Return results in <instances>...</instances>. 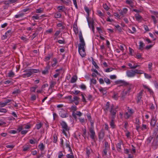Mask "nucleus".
Instances as JSON below:
<instances>
[{"instance_id":"60","label":"nucleus","mask_w":158,"mask_h":158,"mask_svg":"<svg viewBox=\"0 0 158 158\" xmlns=\"http://www.w3.org/2000/svg\"><path fill=\"white\" fill-rule=\"evenodd\" d=\"M144 75L145 77L146 78L150 79L152 77L150 75L146 73H144Z\"/></svg>"},{"instance_id":"11","label":"nucleus","mask_w":158,"mask_h":158,"mask_svg":"<svg viewBox=\"0 0 158 158\" xmlns=\"http://www.w3.org/2000/svg\"><path fill=\"white\" fill-rule=\"evenodd\" d=\"M158 146V141L154 139L152 143V148L155 150L156 149Z\"/></svg>"},{"instance_id":"24","label":"nucleus","mask_w":158,"mask_h":158,"mask_svg":"<svg viewBox=\"0 0 158 158\" xmlns=\"http://www.w3.org/2000/svg\"><path fill=\"white\" fill-rule=\"evenodd\" d=\"M110 102H107L106 105V108H104L105 111H106L108 110L109 108H110Z\"/></svg>"},{"instance_id":"36","label":"nucleus","mask_w":158,"mask_h":158,"mask_svg":"<svg viewBox=\"0 0 158 158\" xmlns=\"http://www.w3.org/2000/svg\"><path fill=\"white\" fill-rule=\"evenodd\" d=\"M114 119H112L110 123V125L111 127H112L113 128H114L115 126L114 122Z\"/></svg>"},{"instance_id":"9","label":"nucleus","mask_w":158,"mask_h":158,"mask_svg":"<svg viewBox=\"0 0 158 158\" xmlns=\"http://www.w3.org/2000/svg\"><path fill=\"white\" fill-rule=\"evenodd\" d=\"M79 37L80 43L79 45H85V43L83 39L82 33L81 32L79 35Z\"/></svg>"},{"instance_id":"20","label":"nucleus","mask_w":158,"mask_h":158,"mask_svg":"<svg viewBox=\"0 0 158 158\" xmlns=\"http://www.w3.org/2000/svg\"><path fill=\"white\" fill-rule=\"evenodd\" d=\"M60 115L62 118H66L68 116V114L67 112H64L61 111L60 112Z\"/></svg>"},{"instance_id":"43","label":"nucleus","mask_w":158,"mask_h":158,"mask_svg":"<svg viewBox=\"0 0 158 158\" xmlns=\"http://www.w3.org/2000/svg\"><path fill=\"white\" fill-rule=\"evenodd\" d=\"M104 145L105 148H107L108 149H110V145L108 144V142L106 141L105 142Z\"/></svg>"},{"instance_id":"55","label":"nucleus","mask_w":158,"mask_h":158,"mask_svg":"<svg viewBox=\"0 0 158 158\" xmlns=\"http://www.w3.org/2000/svg\"><path fill=\"white\" fill-rule=\"evenodd\" d=\"M92 63L93 65L94 66L96 69H98L99 68L98 66L97 65L96 63L93 60H92Z\"/></svg>"},{"instance_id":"41","label":"nucleus","mask_w":158,"mask_h":158,"mask_svg":"<svg viewBox=\"0 0 158 158\" xmlns=\"http://www.w3.org/2000/svg\"><path fill=\"white\" fill-rule=\"evenodd\" d=\"M112 97L116 100H117L118 98V94L117 93H114V95L112 96Z\"/></svg>"},{"instance_id":"39","label":"nucleus","mask_w":158,"mask_h":158,"mask_svg":"<svg viewBox=\"0 0 158 158\" xmlns=\"http://www.w3.org/2000/svg\"><path fill=\"white\" fill-rule=\"evenodd\" d=\"M42 125L43 124L40 123L36 124L35 127L37 129H39L42 127Z\"/></svg>"},{"instance_id":"2","label":"nucleus","mask_w":158,"mask_h":158,"mask_svg":"<svg viewBox=\"0 0 158 158\" xmlns=\"http://www.w3.org/2000/svg\"><path fill=\"white\" fill-rule=\"evenodd\" d=\"M117 108V107H114L113 104H112L110 106V111L111 115V119H114L116 116V112L117 111L116 109Z\"/></svg>"},{"instance_id":"8","label":"nucleus","mask_w":158,"mask_h":158,"mask_svg":"<svg viewBox=\"0 0 158 158\" xmlns=\"http://www.w3.org/2000/svg\"><path fill=\"white\" fill-rule=\"evenodd\" d=\"M143 90H141L137 95L136 102L137 103L140 102L143 93Z\"/></svg>"},{"instance_id":"58","label":"nucleus","mask_w":158,"mask_h":158,"mask_svg":"<svg viewBox=\"0 0 158 158\" xmlns=\"http://www.w3.org/2000/svg\"><path fill=\"white\" fill-rule=\"evenodd\" d=\"M128 112L129 113V114H131V115H132L134 113V110L132 109H129L128 107Z\"/></svg>"},{"instance_id":"7","label":"nucleus","mask_w":158,"mask_h":158,"mask_svg":"<svg viewBox=\"0 0 158 158\" xmlns=\"http://www.w3.org/2000/svg\"><path fill=\"white\" fill-rule=\"evenodd\" d=\"M126 74L127 76L129 77H134L135 76L133 71V70H128L126 72Z\"/></svg>"},{"instance_id":"59","label":"nucleus","mask_w":158,"mask_h":158,"mask_svg":"<svg viewBox=\"0 0 158 158\" xmlns=\"http://www.w3.org/2000/svg\"><path fill=\"white\" fill-rule=\"evenodd\" d=\"M5 33L6 34L8 35V36H10L12 34V32H11V30H9L8 31Z\"/></svg>"},{"instance_id":"25","label":"nucleus","mask_w":158,"mask_h":158,"mask_svg":"<svg viewBox=\"0 0 158 158\" xmlns=\"http://www.w3.org/2000/svg\"><path fill=\"white\" fill-rule=\"evenodd\" d=\"M39 72V69H30V76L31 75V73H37Z\"/></svg>"},{"instance_id":"48","label":"nucleus","mask_w":158,"mask_h":158,"mask_svg":"<svg viewBox=\"0 0 158 158\" xmlns=\"http://www.w3.org/2000/svg\"><path fill=\"white\" fill-rule=\"evenodd\" d=\"M14 75V73L12 71H10L8 74V77H13Z\"/></svg>"},{"instance_id":"13","label":"nucleus","mask_w":158,"mask_h":158,"mask_svg":"<svg viewBox=\"0 0 158 158\" xmlns=\"http://www.w3.org/2000/svg\"><path fill=\"white\" fill-rule=\"evenodd\" d=\"M50 69V66L48 64L44 68V69L42 71V73L43 74L45 75L48 74V70Z\"/></svg>"},{"instance_id":"52","label":"nucleus","mask_w":158,"mask_h":158,"mask_svg":"<svg viewBox=\"0 0 158 158\" xmlns=\"http://www.w3.org/2000/svg\"><path fill=\"white\" fill-rule=\"evenodd\" d=\"M86 153L88 156H89L90 154V148L89 147L86 148Z\"/></svg>"},{"instance_id":"12","label":"nucleus","mask_w":158,"mask_h":158,"mask_svg":"<svg viewBox=\"0 0 158 158\" xmlns=\"http://www.w3.org/2000/svg\"><path fill=\"white\" fill-rule=\"evenodd\" d=\"M82 115V114L80 111H77L75 113L74 112H72V115L75 118H77L76 115L80 117Z\"/></svg>"},{"instance_id":"5","label":"nucleus","mask_w":158,"mask_h":158,"mask_svg":"<svg viewBox=\"0 0 158 158\" xmlns=\"http://www.w3.org/2000/svg\"><path fill=\"white\" fill-rule=\"evenodd\" d=\"M125 87L124 89L126 90L127 91V92L129 93L134 88V86L133 85L128 83L127 85L125 86Z\"/></svg>"},{"instance_id":"47","label":"nucleus","mask_w":158,"mask_h":158,"mask_svg":"<svg viewBox=\"0 0 158 158\" xmlns=\"http://www.w3.org/2000/svg\"><path fill=\"white\" fill-rule=\"evenodd\" d=\"M152 139H153V137H152L151 136H150L147 139V140L148 143H150L151 142V141Z\"/></svg>"},{"instance_id":"42","label":"nucleus","mask_w":158,"mask_h":158,"mask_svg":"<svg viewBox=\"0 0 158 158\" xmlns=\"http://www.w3.org/2000/svg\"><path fill=\"white\" fill-rule=\"evenodd\" d=\"M87 98H88V100L89 101H91L94 100L92 95L91 94L88 95L87 96Z\"/></svg>"},{"instance_id":"32","label":"nucleus","mask_w":158,"mask_h":158,"mask_svg":"<svg viewBox=\"0 0 158 158\" xmlns=\"http://www.w3.org/2000/svg\"><path fill=\"white\" fill-rule=\"evenodd\" d=\"M56 84V82L53 81H51L50 82V88H52L54 87L55 85Z\"/></svg>"},{"instance_id":"15","label":"nucleus","mask_w":158,"mask_h":158,"mask_svg":"<svg viewBox=\"0 0 158 158\" xmlns=\"http://www.w3.org/2000/svg\"><path fill=\"white\" fill-rule=\"evenodd\" d=\"M105 135V133L104 130L103 129H102L100 131V133L99 134L98 137L100 139H102Z\"/></svg>"},{"instance_id":"50","label":"nucleus","mask_w":158,"mask_h":158,"mask_svg":"<svg viewBox=\"0 0 158 158\" xmlns=\"http://www.w3.org/2000/svg\"><path fill=\"white\" fill-rule=\"evenodd\" d=\"M109 149L105 148L103 151V154L104 155H107V152Z\"/></svg>"},{"instance_id":"44","label":"nucleus","mask_w":158,"mask_h":158,"mask_svg":"<svg viewBox=\"0 0 158 158\" xmlns=\"http://www.w3.org/2000/svg\"><path fill=\"white\" fill-rule=\"evenodd\" d=\"M20 92V91L19 89H18L13 91L12 94H17L19 93Z\"/></svg>"},{"instance_id":"16","label":"nucleus","mask_w":158,"mask_h":158,"mask_svg":"<svg viewBox=\"0 0 158 158\" xmlns=\"http://www.w3.org/2000/svg\"><path fill=\"white\" fill-rule=\"evenodd\" d=\"M98 89L100 92L102 93L103 95L106 94L107 93L106 89V88H102L100 87L98 88Z\"/></svg>"},{"instance_id":"51","label":"nucleus","mask_w":158,"mask_h":158,"mask_svg":"<svg viewBox=\"0 0 158 158\" xmlns=\"http://www.w3.org/2000/svg\"><path fill=\"white\" fill-rule=\"evenodd\" d=\"M79 87L81 89L84 90H85L86 88V86L83 84H81L80 86H79Z\"/></svg>"},{"instance_id":"37","label":"nucleus","mask_w":158,"mask_h":158,"mask_svg":"<svg viewBox=\"0 0 158 158\" xmlns=\"http://www.w3.org/2000/svg\"><path fill=\"white\" fill-rule=\"evenodd\" d=\"M73 29L75 33L76 34H77L78 32V30L77 27V26H73Z\"/></svg>"},{"instance_id":"27","label":"nucleus","mask_w":158,"mask_h":158,"mask_svg":"<svg viewBox=\"0 0 158 158\" xmlns=\"http://www.w3.org/2000/svg\"><path fill=\"white\" fill-rule=\"evenodd\" d=\"M131 115V114L129 113L128 112H126L124 114L125 118L126 119H128Z\"/></svg>"},{"instance_id":"61","label":"nucleus","mask_w":158,"mask_h":158,"mask_svg":"<svg viewBox=\"0 0 158 158\" xmlns=\"http://www.w3.org/2000/svg\"><path fill=\"white\" fill-rule=\"evenodd\" d=\"M31 100L32 101H34L36 99V96L35 95L33 94L31 97Z\"/></svg>"},{"instance_id":"4","label":"nucleus","mask_w":158,"mask_h":158,"mask_svg":"<svg viewBox=\"0 0 158 158\" xmlns=\"http://www.w3.org/2000/svg\"><path fill=\"white\" fill-rule=\"evenodd\" d=\"M89 132L90 133V136L91 138L94 141H95V138L96 137L95 133L93 127H90L89 129Z\"/></svg>"},{"instance_id":"10","label":"nucleus","mask_w":158,"mask_h":158,"mask_svg":"<svg viewBox=\"0 0 158 158\" xmlns=\"http://www.w3.org/2000/svg\"><path fill=\"white\" fill-rule=\"evenodd\" d=\"M129 93L126 90L124 89L122 92L121 94V99L124 100L126 96L127 95H129Z\"/></svg>"},{"instance_id":"1","label":"nucleus","mask_w":158,"mask_h":158,"mask_svg":"<svg viewBox=\"0 0 158 158\" xmlns=\"http://www.w3.org/2000/svg\"><path fill=\"white\" fill-rule=\"evenodd\" d=\"M60 125L61 126L63 130L62 131V133H63L65 136H67V134L66 131L69 132V128L68 127L67 123L64 121H62L60 123Z\"/></svg>"},{"instance_id":"23","label":"nucleus","mask_w":158,"mask_h":158,"mask_svg":"<svg viewBox=\"0 0 158 158\" xmlns=\"http://www.w3.org/2000/svg\"><path fill=\"white\" fill-rule=\"evenodd\" d=\"M122 143V141H120L118 143L116 144V147L117 148V150L120 151L121 149V145Z\"/></svg>"},{"instance_id":"28","label":"nucleus","mask_w":158,"mask_h":158,"mask_svg":"<svg viewBox=\"0 0 158 158\" xmlns=\"http://www.w3.org/2000/svg\"><path fill=\"white\" fill-rule=\"evenodd\" d=\"M38 141H39V140H37L36 139H30V144H35L36 143H37Z\"/></svg>"},{"instance_id":"56","label":"nucleus","mask_w":158,"mask_h":158,"mask_svg":"<svg viewBox=\"0 0 158 158\" xmlns=\"http://www.w3.org/2000/svg\"><path fill=\"white\" fill-rule=\"evenodd\" d=\"M66 156L68 158H74L73 153L71 154V155L68 154L66 155Z\"/></svg>"},{"instance_id":"62","label":"nucleus","mask_w":158,"mask_h":158,"mask_svg":"<svg viewBox=\"0 0 158 158\" xmlns=\"http://www.w3.org/2000/svg\"><path fill=\"white\" fill-rule=\"evenodd\" d=\"M32 18L34 20L35 19H39V17L38 15H36L32 16Z\"/></svg>"},{"instance_id":"54","label":"nucleus","mask_w":158,"mask_h":158,"mask_svg":"<svg viewBox=\"0 0 158 158\" xmlns=\"http://www.w3.org/2000/svg\"><path fill=\"white\" fill-rule=\"evenodd\" d=\"M71 109L73 110V112H75L77 110V107L76 106H72L71 107Z\"/></svg>"},{"instance_id":"53","label":"nucleus","mask_w":158,"mask_h":158,"mask_svg":"<svg viewBox=\"0 0 158 158\" xmlns=\"http://www.w3.org/2000/svg\"><path fill=\"white\" fill-rule=\"evenodd\" d=\"M53 61L54 62V63L52 64V67H53L55 66L56 65L57 63L56 59V58H54L53 59Z\"/></svg>"},{"instance_id":"64","label":"nucleus","mask_w":158,"mask_h":158,"mask_svg":"<svg viewBox=\"0 0 158 158\" xmlns=\"http://www.w3.org/2000/svg\"><path fill=\"white\" fill-rule=\"evenodd\" d=\"M64 156L62 152L60 151L59 152L58 154V158H61L62 157Z\"/></svg>"},{"instance_id":"18","label":"nucleus","mask_w":158,"mask_h":158,"mask_svg":"<svg viewBox=\"0 0 158 158\" xmlns=\"http://www.w3.org/2000/svg\"><path fill=\"white\" fill-rule=\"evenodd\" d=\"M84 10L87 13V15L86 17V19H87V18H89V12L91 11V9L88 8L87 6H84Z\"/></svg>"},{"instance_id":"45","label":"nucleus","mask_w":158,"mask_h":158,"mask_svg":"<svg viewBox=\"0 0 158 158\" xmlns=\"http://www.w3.org/2000/svg\"><path fill=\"white\" fill-rule=\"evenodd\" d=\"M38 87L37 85H35V87L30 88V90L33 92H35L36 89Z\"/></svg>"},{"instance_id":"21","label":"nucleus","mask_w":158,"mask_h":158,"mask_svg":"<svg viewBox=\"0 0 158 158\" xmlns=\"http://www.w3.org/2000/svg\"><path fill=\"white\" fill-rule=\"evenodd\" d=\"M139 49L141 50H142L143 49V47L145 46L144 44L141 41L139 42Z\"/></svg>"},{"instance_id":"3","label":"nucleus","mask_w":158,"mask_h":158,"mask_svg":"<svg viewBox=\"0 0 158 158\" xmlns=\"http://www.w3.org/2000/svg\"><path fill=\"white\" fill-rule=\"evenodd\" d=\"M85 45H79L78 51L80 55L82 57H84L86 55L85 50L84 47Z\"/></svg>"},{"instance_id":"46","label":"nucleus","mask_w":158,"mask_h":158,"mask_svg":"<svg viewBox=\"0 0 158 158\" xmlns=\"http://www.w3.org/2000/svg\"><path fill=\"white\" fill-rule=\"evenodd\" d=\"M24 15V14L23 13H21L19 14L15 15V17L16 18H20V17H22Z\"/></svg>"},{"instance_id":"40","label":"nucleus","mask_w":158,"mask_h":158,"mask_svg":"<svg viewBox=\"0 0 158 158\" xmlns=\"http://www.w3.org/2000/svg\"><path fill=\"white\" fill-rule=\"evenodd\" d=\"M61 15L59 12H57L55 13V17L56 18H59L61 17Z\"/></svg>"},{"instance_id":"31","label":"nucleus","mask_w":158,"mask_h":158,"mask_svg":"<svg viewBox=\"0 0 158 158\" xmlns=\"http://www.w3.org/2000/svg\"><path fill=\"white\" fill-rule=\"evenodd\" d=\"M143 87L147 89L148 90V91L150 92L151 94H152L153 93V91L150 88L147 87L146 85H143Z\"/></svg>"},{"instance_id":"49","label":"nucleus","mask_w":158,"mask_h":158,"mask_svg":"<svg viewBox=\"0 0 158 158\" xmlns=\"http://www.w3.org/2000/svg\"><path fill=\"white\" fill-rule=\"evenodd\" d=\"M152 64L151 62L149 63V64H148V68L149 69V71H152Z\"/></svg>"},{"instance_id":"30","label":"nucleus","mask_w":158,"mask_h":158,"mask_svg":"<svg viewBox=\"0 0 158 158\" xmlns=\"http://www.w3.org/2000/svg\"><path fill=\"white\" fill-rule=\"evenodd\" d=\"M133 71L134 72V73H135V74H141L143 73L141 72H143L141 70H139L138 69H135L133 70Z\"/></svg>"},{"instance_id":"35","label":"nucleus","mask_w":158,"mask_h":158,"mask_svg":"<svg viewBox=\"0 0 158 158\" xmlns=\"http://www.w3.org/2000/svg\"><path fill=\"white\" fill-rule=\"evenodd\" d=\"M53 142L54 143H56L57 140V137L56 134H54L53 135Z\"/></svg>"},{"instance_id":"22","label":"nucleus","mask_w":158,"mask_h":158,"mask_svg":"<svg viewBox=\"0 0 158 158\" xmlns=\"http://www.w3.org/2000/svg\"><path fill=\"white\" fill-rule=\"evenodd\" d=\"M135 17L136 20L138 21H140L142 19V17L139 14H137L135 15Z\"/></svg>"},{"instance_id":"33","label":"nucleus","mask_w":158,"mask_h":158,"mask_svg":"<svg viewBox=\"0 0 158 158\" xmlns=\"http://www.w3.org/2000/svg\"><path fill=\"white\" fill-rule=\"evenodd\" d=\"M79 99L80 98L79 97L77 96H74L73 97V98L72 99V100H71V102H73L75 101H78Z\"/></svg>"},{"instance_id":"63","label":"nucleus","mask_w":158,"mask_h":158,"mask_svg":"<svg viewBox=\"0 0 158 158\" xmlns=\"http://www.w3.org/2000/svg\"><path fill=\"white\" fill-rule=\"evenodd\" d=\"M91 83L94 84H95L96 83L97 81L96 79H92L90 80Z\"/></svg>"},{"instance_id":"14","label":"nucleus","mask_w":158,"mask_h":158,"mask_svg":"<svg viewBox=\"0 0 158 158\" xmlns=\"http://www.w3.org/2000/svg\"><path fill=\"white\" fill-rule=\"evenodd\" d=\"M157 121L156 118V117H153L150 122L151 126L153 127L155 126L156 123Z\"/></svg>"},{"instance_id":"19","label":"nucleus","mask_w":158,"mask_h":158,"mask_svg":"<svg viewBox=\"0 0 158 158\" xmlns=\"http://www.w3.org/2000/svg\"><path fill=\"white\" fill-rule=\"evenodd\" d=\"M24 72H27L26 73H24L22 75L23 77H30V70H25Z\"/></svg>"},{"instance_id":"26","label":"nucleus","mask_w":158,"mask_h":158,"mask_svg":"<svg viewBox=\"0 0 158 158\" xmlns=\"http://www.w3.org/2000/svg\"><path fill=\"white\" fill-rule=\"evenodd\" d=\"M77 77L76 76H73L70 82L71 83H73L75 82L77 80Z\"/></svg>"},{"instance_id":"34","label":"nucleus","mask_w":158,"mask_h":158,"mask_svg":"<svg viewBox=\"0 0 158 158\" xmlns=\"http://www.w3.org/2000/svg\"><path fill=\"white\" fill-rule=\"evenodd\" d=\"M39 148L41 151H43L44 148V145L43 143H40L39 145Z\"/></svg>"},{"instance_id":"38","label":"nucleus","mask_w":158,"mask_h":158,"mask_svg":"<svg viewBox=\"0 0 158 158\" xmlns=\"http://www.w3.org/2000/svg\"><path fill=\"white\" fill-rule=\"evenodd\" d=\"M104 81L107 84L109 85L110 84L111 82L109 79L107 77L105 78H104Z\"/></svg>"},{"instance_id":"29","label":"nucleus","mask_w":158,"mask_h":158,"mask_svg":"<svg viewBox=\"0 0 158 158\" xmlns=\"http://www.w3.org/2000/svg\"><path fill=\"white\" fill-rule=\"evenodd\" d=\"M121 83L120 84V86H124V87H125V86L127 85L128 83V82L123 80H121Z\"/></svg>"},{"instance_id":"57","label":"nucleus","mask_w":158,"mask_h":158,"mask_svg":"<svg viewBox=\"0 0 158 158\" xmlns=\"http://www.w3.org/2000/svg\"><path fill=\"white\" fill-rule=\"evenodd\" d=\"M147 129V125L145 124H143L142 125V127L141 128V130L143 131L144 130L146 129Z\"/></svg>"},{"instance_id":"6","label":"nucleus","mask_w":158,"mask_h":158,"mask_svg":"<svg viewBox=\"0 0 158 158\" xmlns=\"http://www.w3.org/2000/svg\"><path fill=\"white\" fill-rule=\"evenodd\" d=\"M87 20L88 23L89 27L90 28H91L94 33V21H89V18H87Z\"/></svg>"},{"instance_id":"17","label":"nucleus","mask_w":158,"mask_h":158,"mask_svg":"<svg viewBox=\"0 0 158 158\" xmlns=\"http://www.w3.org/2000/svg\"><path fill=\"white\" fill-rule=\"evenodd\" d=\"M30 149V144L27 143L23 147V150L24 151H27Z\"/></svg>"}]
</instances>
